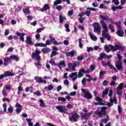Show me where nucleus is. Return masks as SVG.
<instances>
[{"label": "nucleus", "mask_w": 126, "mask_h": 126, "mask_svg": "<svg viewBox=\"0 0 126 126\" xmlns=\"http://www.w3.org/2000/svg\"><path fill=\"white\" fill-rule=\"evenodd\" d=\"M100 24L102 25V28L104 29V31H102V36L103 37H100L101 43H105L104 38L106 39L108 41H111V35L108 33V27H107V24L102 20H100Z\"/></svg>", "instance_id": "f257e3e1"}, {"label": "nucleus", "mask_w": 126, "mask_h": 126, "mask_svg": "<svg viewBox=\"0 0 126 126\" xmlns=\"http://www.w3.org/2000/svg\"><path fill=\"white\" fill-rule=\"evenodd\" d=\"M106 110H107V107L106 106H103L101 108L100 111L97 110L94 112V114L97 115V116H98V118H99V119L103 118H103H105L106 116V119H101L100 123L107 124L109 121V116L107 115V111H106Z\"/></svg>", "instance_id": "f03ea898"}, {"label": "nucleus", "mask_w": 126, "mask_h": 126, "mask_svg": "<svg viewBox=\"0 0 126 126\" xmlns=\"http://www.w3.org/2000/svg\"><path fill=\"white\" fill-rule=\"evenodd\" d=\"M41 54V51L39 50H36L35 53H32V57L33 59H35L36 61H37V63H35L34 64L35 66L37 67H39V66H42V64L41 63V56L39 55Z\"/></svg>", "instance_id": "7ed1b4c3"}, {"label": "nucleus", "mask_w": 126, "mask_h": 126, "mask_svg": "<svg viewBox=\"0 0 126 126\" xmlns=\"http://www.w3.org/2000/svg\"><path fill=\"white\" fill-rule=\"evenodd\" d=\"M99 17L102 19V20H105V21H108V22H110L113 24H115L116 26H117L118 29H121L122 27L121 26V24L117 22H113V20L112 18L109 17L108 16H106V17L103 16L102 15L99 16Z\"/></svg>", "instance_id": "20e7f679"}, {"label": "nucleus", "mask_w": 126, "mask_h": 126, "mask_svg": "<svg viewBox=\"0 0 126 126\" xmlns=\"http://www.w3.org/2000/svg\"><path fill=\"white\" fill-rule=\"evenodd\" d=\"M70 115H71V116L69 117L70 122H74L76 123V122L78 121V119H79V114L76 112H71L70 113Z\"/></svg>", "instance_id": "39448f33"}, {"label": "nucleus", "mask_w": 126, "mask_h": 126, "mask_svg": "<svg viewBox=\"0 0 126 126\" xmlns=\"http://www.w3.org/2000/svg\"><path fill=\"white\" fill-rule=\"evenodd\" d=\"M109 47L112 52H115L116 51H118V50L124 51V46L120 45L115 44V46H114L112 44H109Z\"/></svg>", "instance_id": "423d86ee"}, {"label": "nucleus", "mask_w": 126, "mask_h": 126, "mask_svg": "<svg viewBox=\"0 0 126 126\" xmlns=\"http://www.w3.org/2000/svg\"><path fill=\"white\" fill-rule=\"evenodd\" d=\"M56 109L58 110L59 113H63V114H67V109L64 106L58 105L56 106Z\"/></svg>", "instance_id": "0eeeda50"}, {"label": "nucleus", "mask_w": 126, "mask_h": 126, "mask_svg": "<svg viewBox=\"0 0 126 126\" xmlns=\"http://www.w3.org/2000/svg\"><path fill=\"white\" fill-rule=\"evenodd\" d=\"M101 63L103 65V66H104V67H106V66H109L111 69H113V70H115L116 72H118V70L111 64V63L110 62H108L107 63H105L104 61H102Z\"/></svg>", "instance_id": "6e6552de"}, {"label": "nucleus", "mask_w": 126, "mask_h": 126, "mask_svg": "<svg viewBox=\"0 0 126 126\" xmlns=\"http://www.w3.org/2000/svg\"><path fill=\"white\" fill-rule=\"evenodd\" d=\"M95 101H98V102H95L94 105L95 106H106V104H105L104 102V100L100 98L99 96H96L95 97Z\"/></svg>", "instance_id": "1a4fd4ad"}, {"label": "nucleus", "mask_w": 126, "mask_h": 126, "mask_svg": "<svg viewBox=\"0 0 126 126\" xmlns=\"http://www.w3.org/2000/svg\"><path fill=\"white\" fill-rule=\"evenodd\" d=\"M82 92L84 94V98H86V99H92V94L89 92L86 91L84 89H82Z\"/></svg>", "instance_id": "9d476101"}, {"label": "nucleus", "mask_w": 126, "mask_h": 126, "mask_svg": "<svg viewBox=\"0 0 126 126\" xmlns=\"http://www.w3.org/2000/svg\"><path fill=\"white\" fill-rule=\"evenodd\" d=\"M94 31L96 33L101 32V27L98 23H94Z\"/></svg>", "instance_id": "9b49d317"}, {"label": "nucleus", "mask_w": 126, "mask_h": 126, "mask_svg": "<svg viewBox=\"0 0 126 126\" xmlns=\"http://www.w3.org/2000/svg\"><path fill=\"white\" fill-rule=\"evenodd\" d=\"M115 66L118 70H119L120 71L123 70V63H122V61H118L115 64Z\"/></svg>", "instance_id": "f8f14e48"}, {"label": "nucleus", "mask_w": 126, "mask_h": 126, "mask_svg": "<svg viewBox=\"0 0 126 126\" xmlns=\"http://www.w3.org/2000/svg\"><path fill=\"white\" fill-rule=\"evenodd\" d=\"M25 42L26 44H28V45H30V46H33V45H34V43L32 41V38L29 36L26 37V40Z\"/></svg>", "instance_id": "ddd939ff"}, {"label": "nucleus", "mask_w": 126, "mask_h": 126, "mask_svg": "<svg viewBox=\"0 0 126 126\" xmlns=\"http://www.w3.org/2000/svg\"><path fill=\"white\" fill-rule=\"evenodd\" d=\"M16 35H17V36H18V37H20V40L22 41H23V42H25L24 40V36H25V35H26V33H22V32H16Z\"/></svg>", "instance_id": "4468645a"}, {"label": "nucleus", "mask_w": 126, "mask_h": 126, "mask_svg": "<svg viewBox=\"0 0 126 126\" xmlns=\"http://www.w3.org/2000/svg\"><path fill=\"white\" fill-rule=\"evenodd\" d=\"M91 116V113L88 112L87 113H85L81 118V119L83 121V120H85L86 121H87L88 120V118L89 117Z\"/></svg>", "instance_id": "2eb2a0df"}, {"label": "nucleus", "mask_w": 126, "mask_h": 126, "mask_svg": "<svg viewBox=\"0 0 126 126\" xmlns=\"http://www.w3.org/2000/svg\"><path fill=\"white\" fill-rule=\"evenodd\" d=\"M66 56L70 57L71 58H73L74 57V55H75V51L71 50L69 52H65Z\"/></svg>", "instance_id": "dca6fc26"}, {"label": "nucleus", "mask_w": 126, "mask_h": 126, "mask_svg": "<svg viewBox=\"0 0 126 126\" xmlns=\"http://www.w3.org/2000/svg\"><path fill=\"white\" fill-rule=\"evenodd\" d=\"M34 79L37 83H43V79L39 76H35Z\"/></svg>", "instance_id": "f3484780"}, {"label": "nucleus", "mask_w": 126, "mask_h": 126, "mask_svg": "<svg viewBox=\"0 0 126 126\" xmlns=\"http://www.w3.org/2000/svg\"><path fill=\"white\" fill-rule=\"evenodd\" d=\"M116 34L119 37H124L125 33L124 32V31L122 30H119L116 32Z\"/></svg>", "instance_id": "a211bd4d"}, {"label": "nucleus", "mask_w": 126, "mask_h": 126, "mask_svg": "<svg viewBox=\"0 0 126 126\" xmlns=\"http://www.w3.org/2000/svg\"><path fill=\"white\" fill-rule=\"evenodd\" d=\"M48 9H50V7L48 4H45L43 6V7L41 9V11L42 12H44V11H47Z\"/></svg>", "instance_id": "6ab92c4d"}, {"label": "nucleus", "mask_w": 126, "mask_h": 126, "mask_svg": "<svg viewBox=\"0 0 126 126\" xmlns=\"http://www.w3.org/2000/svg\"><path fill=\"white\" fill-rule=\"evenodd\" d=\"M57 66L59 67L60 69H62V66H65V62L63 60L59 63V64H57Z\"/></svg>", "instance_id": "aec40b11"}, {"label": "nucleus", "mask_w": 126, "mask_h": 126, "mask_svg": "<svg viewBox=\"0 0 126 126\" xmlns=\"http://www.w3.org/2000/svg\"><path fill=\"white\" fill-rule=\"evenodd\" d=\"M85 73V71H84V69L83 68H81L79 71V73H78V78H80L81 77H82V76H83V74Z\"/></svg>", "instance_id": "412c9836"}, {"label": "nucleus", "mask_w": 126, "mask_h": 126, "mask_svg": "<svg viewBox=\"0 0 126 126\" xmlns=\"http://www.w3.org/2000/svg\"><path fill=\"white\" fill-rule=\"evenodd\" d=\"M78 65H80V63L79 62H74L73 64L72 65V70H73V71H75V68L76 67V66H77Z\"/></svg>", "instance_id": "4be33fe9"}, {"label": "nucleus", "mask_w": 126, "mask_h": 126, "mask_svg": "<svg viewBox=\"0 0 126 126\" xmlns=\"http://www.w3.org/2000/svg\"><path fill=\"white\" fill-rule=\"evenodd\" d=\"M34 47H47V44H44L42 42L36 43L34 45Z\"/></svg>", "instance_id": "5701e85b"}, {"label": "nucleus", "mask_w": 126, "mask_h": 126, "mask_svg": "<svg viewBox=\"0 0 126 126\" xmlns=\"http://www.w3.org/2000/svg\"><path fill=\"white\" fill-rule=\"evenodd\" d=\"M51 50L49 48H42L41 49V52L43 53V54H48V53H50Z\"/></svg>", "instance_id": "b1692460"}, {"label": "nucleus", "mask_w": 126, "mask_h": 126, "mask_svg": "<svg viewBox=\"0 0 126 126\" xmlns=\"http://www.w3.org/2000/svg\"><path fill=\"white\" fill-rule=\"evenodd\" d=\"M5 77H8L9 76H14V74L11 73L8 71H6L4 73Z\"/></svg>", "instance_id": "393cba45"}, {"label": "nucleus", "mask_w": 126, "mask_h": 126, "mask_svg": "<svg viewBox=\"0 0 126 126\" xmlns=\"http://www.w3.org/2000/svg\"><path fill=\"white\" fill-rule=\"evenodd\" d=\"M11 60H14V61H16V62H18L19 61V58L15 55H11L10 56Z\"/></svg>", "instance_id": "a878e982"}, {"label": "nucleus", "mask_w": 126, "mask_h": 126, "mask_svg": "<svg viewBox=\"0 0 126 126\" xmlns=\"http://www.w3.org/2000/svg\"><path fill=\"white\" fill-rule=\"evenodd\" d=\"M44 89L45 90H48V91H51L54 89V86L52 85H49L48 87H45Z\"/></svg>", "instance_id": "bb28decb"}, {"label": "nucleus", "mask_w": 126, "mask_h": 126, "mask_svg": "<svg viewBox=\"0 0 126 126\" xmlns=\"http://www.w3.org/2000/svg\"><path fill=\"white\" fill-rule=\"evenodd\" d=\"M39 102L40 103V107H42V108H45V107H46V103L44 102L43 99H39Z\"/></svg>", "instance_id": "cd10ccee"}, {"label": "nucleus", "mask_w": 126, "mask_h": 126, "mask_svg": "<svg viewBox=\"0 0 126 126\" xmlns=\"http://www.w3.org/2000/svg\"><path fill=\"white\" fill-rule=\"evenodd\" d=\"M89 36L91 40H92L93 41H96V40L97 39L96 36H94L93 34L91 33H89Z\"/></svg>", "instance_id": "c85d7f7f"}, {"label": "nucleus", "mask_w": 126, "mask_h": 126, "mask_svg": "<svg viewBox=\"0 0 126 126\" xmlns=\"http://www.w3.org/2000/svg\"><path fill=\"white\" fill-rule=\"evenodd\" d=\"M104 50H105L106 53H110L111 49H110L109 44L108 45H104Z\"/></svg>", "instance_id": "c756f323"}, {"label": "nucleus", "mask_w": 126, "mask_h": 126, "mask_svg": "<svg viewBox=\"0 0 126 126\" xmlns=\"http://www.w3.org/2000/svg\"><path fill=\"white\" fill-rule=\"evenodd\" d=\"M59 20L61 23H63V20H66V18L60 15L59 17Z\"/></svg>", "instance_id": "7c9ffc66"}, {"label": "nucleus", "mask_w": 126, "mask_h": 126, "mask_svg": "<svg viewBox=\"0 0 126 126\" xmlns=\"http://www.w3.org/2000/svg\"><path fill=\"white\" fill-rule=\"evenodd\" d=\"M23 11L24 13L26 14H30V10H29V8H26L23 9Z\"/></svg>", "instance_id": "2f4dec72"}, {"label": "nucleus", "mask_w": 126, "mask_h": 126, "mask_svg": "<svg viewBox=\"0 0 126 126\" xmlns=\"http://www.w3.org/2000/svg\"><path fill=\"white\" fill-rule=\"evenodd\" d=\"M124 88V83H120L118 87L117 88V90H123V89Z\"/></svg>", "instance_id": "473e14b6"}, {"label": "nucleus", "mask_w": 126, "mask_h": 126, "mask_svg": "<svg viewBox=\"0 0 126 126\" xmlns=\"http://www.w3.org/2000/svg\"><path fill=\"white\" fill-rule=\"evenodd\" d=\"M62 3V0H57L54 2V5L57 6L58 4H61Z\"/></svg>", "instance_id": "72a5a7b5"}, {"label": "nucleus", "mask_w": 126, "mask_h": 126, "mask_svg": "<svg viewBox=\"0 0 126 126\" xmlns=\"http://www.w3.org/2000/svg\"><path fill=\"white\" fill-rule=\"evenodd\" d=\"M50 42H51V43H53L54 45H58V42H57V40H56V39L54 37L50 39Z\"/></svg>", "instance_id": "f704fd0d"}, {"label": "nucleus", "mask_w": 126, "mask_h": 126, "mask_svg": "<svg viewBox=\"0 0 126 126\" xmlns=\"http://www.w3.org/2000/svg\"><path fill=\"white\" fill-rule=\"evenodd\" d=\"M79 47L82 49L83 47V44H82V39L81 38L79 39Z\"/></svg>", "instance_id": "c9c22d12"}, {"label": "nucleus", "mask_w": 126, "mask_h": 126, "mask_svg": "<svg viewBox=\"0 0 126 126\" xmlns=\"http://www.w3.org/2000/svg\"><path fill=\"white\" fill-rule=\"evenodd\" d=\"M105 54L104 53H101L99 54V59L100 61H101V60H103V58H105Z\"/></svg>", "instance_id": "e433bc0d"}, {"label": "nucleus", "mask_w": 126, "mask_h": 126, "mask_svg": "<svg viewBox=\"0 0 126 126\" xmlns=\"http://www.w3.org/2000/svg\"><path fill=\"white\" fill-rule=\"evenodd\" d=\"M49 63H51V64H52V65H54L55 66H57V65H58V64L57 63H56L55 62V61H53V60H52V59L49 61Z\"/></svg>", "instance_id": "4c0bfd02"}, {"label": "nucleus", "mask_w": 126, "mask_h": 126, "mask_svg": "<svg viewBox=\"0 0 126 126\" xmlns=\"http://www.w3.org/2000/svg\"><path fill=\"white\" fill-rule=\"evenodd\" d=\"M73 76H77V72H75L74 73H72L71 74L69 75V77L70 78H72Z\"/></svg>", "instance_id": "58836bf2"}, {"label": "nucleus", "mask_w": 126, "mask_h": 126, "mask_svg": "<svg viewBox=\"0 0 126 126\" xmlns=\"http://www.w3.org/2000/svg\"><path fill=\"white\" fill-rule=\"evenodd\" d=\"M94 51V48L93 47H87V51L88 53H90V52H93Z\"/></svg>", "instance_id": "ea45409f"}, {"label": "nucleus", "mask_w": 126, "mask_h": 126, "mask_svg": "<svg viewBox=\"0 0 126 126\" xmlns=\"http://www.w3.org/2000/svg\"><path fill=\"white\" fill-rule=\"evenodd\" d=\"M108 93H109V89H105V90L102 93L103 96H104V95H107V94H108Z\"/></svg>", "instance_id": "a19ab883"}, {"label": "nucleus", "mask_w": 126, "mask_h": 126, "mask_svg": "<svg viewBox=\"0 0 126 126\" xmlns=\"http://www.w3.org/2000/svg\"><path fill=\"white\" fill-rule=\"evenodd\" d=\"M58 101H62L63 102H65L66 101V99L64 97H59L58 98Z\"/></svg>", "instance_id": "79ce46f5"}, {"label": "nucleus", "mask_w": 126, "mask_h": 126, "mask_svg": "<svg viewBox=\"0 0 126 126\" xmlns=\"http://www.w3.org/2000/svg\"><path fill=\"white\" fill-rule=\"evenodd\" d=\"M2 93L3 96H7L8 95V94L7 92H6V91L4 89L2 90Z\"/></svg>", "instance_id": "37998d69"}, {"label": "nucleus", "mask_w": 126, "mask_h": 126, "mask_svg": "<svg viewBox=\"0 0 126 126\" xmlns=\"http://www.w3.org/2000/svg\"><path fill=\"white\" fill-rule=\"evenodd\" d=\"M106 73V72L105 71H100L99 72V76L100 77H103L104 76V74Z\"/></svg>", "instance_id": "c03bdc74"}, {"label": "nucleus", "mask_w": 126, "mask_h": 126, "mask_svg": "<svg viewBox=\"0 0 126 126\" xmlns=\"http://www.w3.org/2000/svg\"><path fill=\"white\" fill-rule=\"evenodd\" d=\"M91 13V11H86L85 12H84L85 15H86L87 16H90Z\"/></svg>", "instance_id": "a18cd8bd"}, {"label": "nucleus", "mask_w": 126, "mask_h": 126, "mask_svg": "<svg viewBox=\"0 0 126 126\" xmlns=\"http://www.w3.org/2000/svg\"><path fill=\"white\" fill-rule=\"evenodd\" d=\"M4 61H6V62H11V60L10 58V56L9 57H5L4 58Z\"/></svg>", "instance_id": "49530a36"}, {"label": "nucleus", "mask_w": 126, "mask_h": 126, "mask_svg": "<svg viewBox=\"0 0 126 126\" xmlns=\"http://www.w3.org/2000/svg\"><path fill=\"white\" fill-rule=\"evenodd\" d=\"M54 56H57V51H52V52L50 55V57L53 58V57H54Z\"/></svg>", "instance_id": "de8ad7c7"}, {"label": "nucleus", "mask_w": 126, "mask_h": 126, "mask_svg": "<svg viewBox=\"0 0 126 126\" xmlns=\"http://www.w3.org/2000/svg\"><path fill=\"white\" fill-rule=\"evenodd\" d=\"M8 112H9V113H13V108L12 106L9 107Z\"/></svg>", "instance_id": "09e8293b"}, {"label": "nucleus", "mask_w": 126, "mask_h": 126, "mask_svg": "<svg viewBox=\"0 0 126 126\" xmlns=\"http://www.w3.org/2000/svg\"><path fill=\"white\" fill-rule=\"evenodd\" d=\"M85 20V18L80 17L79 18V22L80 23H83V21Z\"/></svg>", "instance_id": "8fccbe9b"}, {"label": "nucleus", "mask_w": 126, "mask_h": 126, "mask_svg": "<svg viewBox=\"0 0 126 126\" xmlns=\"http://www.w3.org/2000/svg\"><path fill=\"white\" fill-rule=\"evenodd\" d=\"M7 107V105H6V104L4 103L3 104V112H4L5 113H6V107Z\"/></svg>", "instance_id": "3c124183"}, {"label": "nucleus", "mask_w": 126, "mask_h": 126, "mask_svg": "<svg viewBox=\"0 0 126 126\" xmlns=\"http://www.w3.org/2000/svg\"><path fill=\"white\" fill-rule=\"evenodd\" d=\"M108 28L110 29V30H111V32H112V33H114V32H115V30L114 29V28H113L111 25H109Z\"/></svg>", "instance_id": "603ef678"}, {"label": "nucleus", "mask_w": 126, "mask_h": 126, "mask_svg": "<svg viewBox=\"0 0 126 126\" xmlns=\"http://www.w3.org/2000/svg\"><path fill=\"white\" fill-rule=\"evenodd\" d=\"M87 10H92V11H96V9L95 8L93 7H87Z\"/></svg>", "instance_id": "864d4df0"}, {"label": "nucleus", "mask_w": 126, "mask_h": 126, "mask_svg": "<svg viewBox=\"0 0 126 126\" xmlns=\"http://www.w3.org/2000/svg\"><path fill=\"white\" fill-rule=\"evenodd\" d=\"M99 8L102 9V8H104V9H107V6L104 5L103 4H100L99 5Z\"/></svg>", "instance_id": "5fc2aeb1"}, {"label": "nucleus", "mask_w": 126, "mask_h": 126, "mask_svg": "<svg viewBox=\"0 0 126 126\" xmlns=\"http://www.w3.org/2000/svg\"><path fill=\"white\" fill-rule=\"evenodd\" d=\"M62 8L63 7L62 6V5H58L56 6V9H57V10H58L59 11H61Z\"/></svg>", "instance_id": "6e6d98bb"}, {"label": "nucleus", "mask_w": 126, "mask_h": 126, "mask_svg": "<svg viewBox=\"0 0 126 126\" xmlns=\"http://www.w3.org/2000/svg\"><path fill=\"white\" fill-rule=\"evenodd\" d=\"M30 89H33V86H31L30 87H27L26 88V92H29Z\"/></svg>", "instance_id": "4d7b16f0"}, {"label": "nucleus", "mask_w": 126, "mask_h": 126, "mask_svg": "<svg viewBox=\"0 0 126 126\" xmlns=\"http://www.w3.org/2000/svg\"><path fill=\"white\" fill-rule=\"evenodd\" d=\"M108 85V81L107 80H104L103 82H102V85L103 86H107Z\"/></svg>", "instance_id": "13d9d810"}, {"label": "nucleus", "mask_w": 126, "mask_h": 126, "mask_svg": "<svg viewBox=\"0 0 126 126\" xmlns=\"http://www.w3.org/2000/svg\"><path fill=\"white\" fill-rule=\"evenodd\" d=\"M15 107H16V108H22V105H21L19 103H16Z\"/></svg>", "instance_id": "bf43d9fd"}, {"label": "nucleus", "mask_w": 126, "mask_h": 126, "mask_svg": "<svg viewBox=\"0 0 126 126\" xmlns=\"http://www.w3.org/2000/svg\"><path fill=\"white\" fill-rule=\"evenodd\" d=\"M83 59H84L83 56H78L77 57V60H78V61H83Z\"/></svg>", "instance_id": "052dcab7"}, {"label": "nucleus", "mask_w": 126, "mask_h": 126, "mask_svg": "<svg viewBox=\"0 0 126 126\" xmlns=\"http://www.w3.org/2000/svg\"><path fill=\"white\" fill-rule=\"evenodd\" d=\"M68 15H69V16H71L72 15H73V10L69 11L68 12Z\"/></svg>", "instance_id": "680f3d73"}, {"label": "nucleus", "mask_w": 126, "mask_h": 126, "mask_svg": "<svg viewBox=\"0 0 126 126\" xmlns=\"http://www.w3.org/2000/svg\"><path fill=\"white\" fill-rule=\"evenodd\" d=\"M43 31V28H38L36 30V32L37 33H41Z\"/></svg>", "instance_id": "e2e57ef3"}, {"label": "nucleus", "mask_w": 126, "mask_h": 126, "mask_svg": "<svg viewBox=\"0 0 126 126\" xmlns=\"http://www.w3.org/2000/svg\"><path fill=\"white\" fill-rule=\"evenodd\" d=\"M63 84H64V85L67 86L69 85V82L68 81V80L66 79L63 81Z\"/></svg>", "instance_id": "0e129e2a"}, {"label": "nucleus", "mask_w": 126, "mask_h": 126, "mask_svg": "<svg viewBox=\"0 0 126 126\" xmlns=\"http://www.w3.org/2000/svg\"><path fill=\"white\" fill-rule=\"evenodd\" d=\"M90 69H91L92 71H94L95 69V66L94 65H91L90 66Z\"/></svg>", "instance_id": "69168bd1"}, {"label": "nucleus", "mask_w": 126, "mask_h": 126, "mask_svg": "<svg viewBox=\"0 0 126 126\" xmlns=\"http://www.w3.org/2000/svg\"><path fill=\"white\" fill-rule=\"evenodd\" d=\"M118 113L119 114H121V113H122V108L121 107V106L120 105L118 106Z\"/></svg>", "instance_id": "338daca9"}, {"label": "nucleus", "mask_w": 126, "mask_h": 126, "mask_svg": "<svg viewBox=\"0 0 126 126\" xmlns=\"http://www.w3.org/2000/svg\"><path fill=\"white\" fill-rule=\"evenodd\" d=\"M21 111H22V108H16V112L18 113L21 112Z\"/></svg>", "instance_id": "774afa93"}]
</instances>
